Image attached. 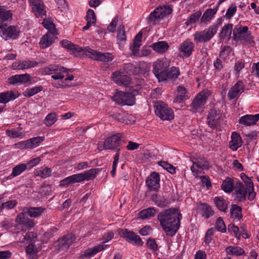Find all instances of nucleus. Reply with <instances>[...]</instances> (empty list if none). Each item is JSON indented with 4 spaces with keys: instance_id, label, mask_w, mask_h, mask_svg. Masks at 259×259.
<instances>
[{
    "instance_id": "obj_1",
    "label": "nucleus",
    "mask_w": 259,
    "mask_h": 259,
    "mask_svg": "<svg viewBox=\"0 0 259 259\" xmlns=\"http://www.w3.org/2000/svg\"><path fill=\"white\" fill-rule=\"evenodd\" d=\"M182 214L176 208H170L161 211L157 215V221L166 235L174 236L180 227Z\"/></svg>"
},
{
    "instance_id": "obj_2",
    "label": "nucleus",
    "mask_w": 259,
    "mask_h": 259,
    "mask_svg": "<svg viewBox=\"0 0 259 259\" xmlns=\"http://www.w3.org/2000/svg\"><path fill=\"white\" fill-rule=\"evenodd\" d=\"M98 172V169L92 168L82 173L74 174L69 176L60 182V186L67 187L71 184L81 183L94 179Z\"/></svg>"
},
{
    "instance_id": "obj_3",
    "label": "nucleus",
    "mask_w": 259,
    "mask_h": 259,
    "mask_svg": "<svg viewBox=\"0 0 259 259\" xmlns=\"http://www.w3.org/2000/svg\"><path fill=\"white\" fill-rule=\"evenodd\" d=\"M154 112L162 120H170L174 118V112L167 104L157 98L152 101Z\"/></svg>"
},
{
    "instance_id": "obj_4",
    "label": "nucleus",
    "mask_w": 259,
    "mask_h": 259,
    "mask_svg": "<svg viewBox=\"0 0 259 259\" xmlns=\"http://www.w3.org/2000/svg\"><path fill=\"white\" fill-rule=\"evenodd\" d=\"M233 35L236 41H242L247 44L254 43L253 37L248 32L247 26L236 25L233 29Z\"/></svg>"
},
{
    "instance_id": "obj_5",
    "label": "nucleus",
    "mask_w": 259,
    "mask_h": 259,
    "mask_svg": "<svg viewBox=\"0 0 259 259\" xmlns=\"http://www.w3.org/2000/svg\"><path fill=\"white\" fill-rule=\"evenodd\" d=\"M218 29V25H212L202 31H196L193 34L194 42L198 44L209 41L217 33Z\"/></svg>"
},
{
    "instance_id": "obj_6",
    "label": "nucleus",
    "mask_w": 259,
    "mask_h": 259,
    "mask_svg": "<svg viewBox=\"0 0 259 259\" xmlns=\"http://www.w3.org/2000/svg\"><path fill=\"white\" fill-rule=\"evenodd\" d=\"M234 190L236 197L239 201H245L247 194H248V199L250 201L253 200L255 196V192L254 191V189L249 190L240 181H237L235 183Z\"/></svg>"
},
{
    "instance_id": "obj_7",
    "label": "nucleus",
    "mask_w": 259,
    "mask_h": 259,
    "mask_svg": "<svg viewBox=\"0 0 259 259\" xmlns=\"http://www.w3.org/2000/svg\"><path fill=\"white\" fill-rule=\"evenodd\" d=\"M170 65V61L166 58L157 60L153 65V72L159 81L165 80V73Z\"/></svg>"
},
{
    "instance_id": "obj_8",
    "label": "nucleus",
    "mask_w": 259,
    "mask_h": 259,
    "mask_svg": "<svg viewBox=\"0 0 259 259\" xmlns=\"http://www.w3.org/2000/svg\"><path fill=\"white\" fill-rule=\"evenodd\" d=\"M123 138L122 133H117L108 137L104 142H100L97 145L99 151L103 150H112L117 147L119 145V141Z\"/></svg>"
},
{
    "instance_id": "obj_9",
    "label": "nucleus",
    "mask_w": 259,
    "mask_h": 259,
    "mask_svg": "<svg viewBox=\"0 0 259 259\" xmlns=\"http://www.w3.org/2000/svg\"><path fill=\"white\" fill-rule=\"evenodd\" d=\"M171 12L172 9L168 6L158 7L151 13L149 17L148 21L150 24L154 25L156 21L168 16Z\"/></svg>"
},
{
    "instance_id": "obj_10",
    "label": "nucleus",
    "mask_w": 259,
    "mask_h": 259,
    "mask_svg": "<svg viewBox=\"0 0 259 259\" xmlns=\"http://www.w3.org/2000/svg\"><path fill=\"white\" fill-rule=\"evenodd\" d=\"M68 69L59 65H50L42 69L44 74L52 75L54 79H62L64 75L63 73L67 72Z\"/></svg>"
},
{
    "instance_id": "obj_11",
    "label": "nucleus",
    "mask_w": 259,
    "mask_h": 259,
    "mask_svg": "<svg viewBox=\"0 0 259 259\" xmlns=\"http://www.w3.org/2000/svg\"><path fill=\"white\" fill-rule=\"evenodd\" d=\"M120 235L124 238L126 241L133 245L138 247L143 245V242L139 236L136 235L134 232L123 229L121 231Z\"/></svg>"
},
{
    "instance_id": "obj_12",
    "label": "nucleus",
    "mask_w": 259,
    "mask_h": 259,
    "mask_svg": "<svg viewBox=\"0 0 259 259\" xmlns=\"http://www.w3.org/2000/svg\"><path fill=\"white\" fill-rule=\"evenodd\" d=\"M45 140L44 137H36L16 144L17 148L20 149H34L38 147Z\"/></svg>"
},
{
    "instance_id": "obj_13",
    "label": "nucleus",
    "mask_w": 259,
    "mask_h": 259,
    "mask_svg": "<svg viewBox=\"0 0 259 259\" xmlns=\"http://www.w3.org/2000/svg\"><path fill=\"white\" fill-rule=\"evenodd\" d=\"M32 11L37 18L46 16V7L42 0H29Z\"/></svg>"
},
{
    "instance_id": "obj_14",
    "label": "nucleus",
    "mask_w": 259,
    "mask_h": 259,
    "mask_svg": "<svg viewBox=\"0 0 259 259\" xmlns=\"http://www.w3.org/2000/svg\"><path fill=\"white\" fill-rule=\"evenodd\" d=\"M112 80L116 84L125 87L128 85L131 82L130 77L124 74V72L121 70L116 71L112 73Z\"/></svg>"
},
{
    "instance_id": "obj_15",
    "label": "nucleus",
    "mask_w": 259,
    "mask_h": 259,
    "mask_svg": "<svg viewBox=\"0 0 259 259\" xmlns=\"http://www.w3.org/2000/svg\"><path fill=\"white\" fill-rule=\"evenodd\" d=\"M19 31L18 29L14 26H10L7 28L3 25L0 26V35L5 40L10 38H17L19 35Z\"/></svg>"
},
{
    "instance_id": "obj_16",
    "label": "nucleus",
    "mask_w": 259,
    "mask_h": 259,
    "mask_svg": "<svg viewBox=\"0 0 259 259\" xmlns=\"http://www.w3.org/2000/svg\"><path fill=\"white\" fill-rule=\"evenodd\" d=\"M208 163L203 158H199L195 159L193 162V165L191 167V170L194 175L198 177L201 173L203 169H208Z\"/></svg>"
},
{
    "instance_id": "obj_17",
    "label": "nucleus",
    "mask_w": 259,
    "mask_h": 259,
    "mask_svg": "<svg viewBox=\"0 0 259 259\" xmlns=\"http://www.w3.org/2000/svg\"><path fill=\"white\" fill-rule=\"evenodd\" d=\"M160 176L156 172H153L146 180V183L150 190L157 191L160 188Z\"/></svg>"
},
{
    "instance_id": "obj_18",
    "label": "nucleus",
    "mask_w": 259,
    "mask_h": 259,
    "mask_svg": "<svg viewBox=\"0 0 259 259\" xmlns=\"http://www.w3.org/2000/svg\"><path fill=\"white\" fill-rule=\"evenodd\" d=\"M194 44L190 39H187L183 41L179 48L180 53L184 57H190L194 51Z\"/></svg>"
},
{
    "instance_id": "obj_19",
    "label": "nucleus",
    "mask_w": 259,
    "mask_h": 259,
    "mask_svg": "<svg viewBox=\"0 0 259 259\" xmlns=\"http://www.w3.org/2000/svg\"><path fill=\"white\" fill-rule=\"evenodd\" d=\"M38 63L33 60H23L15 62L12 64L13 69L24 70L34 68L37 66Z\"/></svg>"
},
{
    "instance_id": "obj_20",
    "label": "nucleus",
    "mask_w": 259,
    "mask_h": 259,
    "mask_svg": "<svg viewBox=\"0 0 259 259\" xmlns=\"http://www.w3.org/2000/svg\"><path fill=\"white\" fill-rule=\"evenodd\" d=\"M243 141L240 134L233 132L231 134V140L229 143V148L233 151H237L242 145Z\"/></svg>"
},
{
    "instance_id": "obj_21",
    "label": "nucleus",
    "mask_w": 259,
    "mask_h": 259,
    "mask_svg": "<svg viewBox=\"0 0 259 259\" xmlns=\"http://www.w3.org/2000/svg\"><path fill=\"white\" fill-rule=\"evenodd\" d=\"M31 80L29 74H16L10 77L8 79L10 84H23Z\"/></svg>"
},
{
    "instance_id": "obj_22",
    "label": "nucleus",
    "mask_w": 259,
    "mask_h": 259,
    "mask_svg": "<svg viewBox=\"0 0 259 259\" xmlns=\"http://www.w3.org/2000/svg\"><path fill=\"white\" fill-rule=\"evenodd\" d=\"M259 120V114L255 115H245L241 116L239 120V123L245 126H251L256 124Z\"/></svg>"
},
{
    "instance_id": "obj_23",
    "label": "nucleus",
    "mask_w": 259,
    "mask_h": 259,
    "mask_svg": "<svg viewBox=\"0 0 259 259\" xmlns=\"http://www.w3.org/2000/svg\"><path fill=\"white\" fill-rule=\"evenodd\" d=\"M150 47L154 51L159 54L165 53L169 48V45L165 41H159L153 43Z\"/></svg>"
},
{
    "instance_id": "obj_24",
    "label": "nucleus",
    "mask_w": 259,
    "mask_h": 259,
    "mask_svg": "<svg viewBox=\"0 0 259 259\" xmlns=\"http://www.w3.org/2000/svg\"><path fill=\"white\" fill-rule=\"evenodd\" d=\"M244 86L242 81H238L229 90L228 97L239 96L244 91Z\"/></svg>"
},
{
    "instance_id": "obj_25",
    "label": "nucleus",
    "mask_w": 259,
    "mask_h": 259,
    "mask_svg": "<svg viewBox=\"0 0 259 259\" xmlns=\"http://www.w3.org/2000/svg\"><path fill=\"white\" fill-rule=\"evenodd\" d=\"M61 45L63 48L67 49L70 51L74 56L78 57L79 53L82 51V48L77 45H75L71 43L67 40H63L61 41Z\"/></svg>"
},
{
    "instance_id": "obj_26",
    "label": "nucleus",
    "mask_w": 259,
    "mask_h": 259,
    "mask_svg": "<svg viewBox=\"0 0 259 259\" xmlns=\"http://www.w3.org/2000/svg\"><path fill=\"white\" fill-rule=\"evenodd\" d=\"M61 45L63 48L67 49L70 51L74 56L78 57L79 53L82 51V48L77 45H75L71 43L67 40H63L61 41Z\"/></svg>"
},
{
    "instance_id": "obj_27",
    "label": "nucleus",
    "mask_w": 259,
    "mask_h": 259,
    "mask_svg": "<svg viewBox=\"0 0 259 259\" xmlns=\"http://www.w3.org/2000/svg\"><path fill=\"white\" fill-rule=\"evenodd\" d=\"M220 115L215 109H211L207 117V123L211 127H215L219 124Z\"/></svg>"
},
{
    "instance_id": "obj_28",
    "label": "nucleus",
    "mask_w": 259,
    "mask_h": 259,
    "mask_svg": "<svg viewBox=\"0 0 259 259\" xmlns=\"http://www.w3.org/2000/svg\"><path fill=\"white\" fill-rule=\"evenodd\" d=\"M56 38L55 33H47L41 38L39 44L42 48H47L53 44Z\"/></svg>"
},
{
    "instance_id": "obj_29",
    "label": "nucleus",
    "mask_w": 259,
    "mask_h": 259,
    "mask_svg": "<svg viewBox=\"0 0 259 259\" xmlns=\"http://www.w3.org/2000/svg\"><path fill=\"white\" fill-rule=\"evenodd\" d=\"M75 237L72 234H68L63 238L58 240V245L60 248L65 249L67 248L74 241Z\"/></svg>"
},
{
    "instance_id": "obj_30",
    "label": "nucleus",
    "mask_w": 259,
    "mask_h": 259,
    "mask_svg": "<svg viewBox=\"0 0 259 259\" xmlns=\"http://www.w3.org/2000/svg\"><path fill=\"white\" fill-rule=\"evenodd\" d=\"M235 187V183L233 179L230 177H227L223 181L221 185V189L226 193H230L234 190Z\"/></svg>"
},
{
    "instance_id": "obj_31",
    "label": "nucleus",
    "mask_w": 259,
    "mask_h": 259,
    "mask_svg": "<svg viewBox=\"0 0 259 259\" xmlns=\"http://www.w3.org/2000/svg\"><path fill=\"white\" fill-rule=\"evenodd\" d=\"M46 210L42 207H24V211L27 215L31 218H37L40 216Z\"/></svg>"
},
{
    "instance_id": "obj_32",
    "label": "nucleus",
    "mask_w": 259,
    "mask_h": 259,
    "mask_svg": "<svg viewBox=\"0 0 259 259\" xmlns=\"http://www.w3.org/2000/svg\"><path fill=\"white\" fill-rule=\"evenodd\" d=\"M205 103L206 98H194L191 107L192 108L193 112H202Z\"/></svg>"
},
{
    "instance_id": "obj_33",
    "label": "nucleus",
    "mask_w": 259,
    "mask_h": 259,
    "mask_svg": "<svg viewBox=\"0 0 259 259\" xmlns=\"http://www.w3.org/2000/svg\"><path fill=\"white\" fill-rule=\"evenodd\" d=\"M100 53V52L91 49L89 47H87L84 49H82V51L79 53L80 54L78 57L88 56L92 59L98 61Z\"/></svg>"
},
{
    "instance_id": "obj_34",
    "label": "nucleus",
    "mask_w": 259,
    "mask_h": 259,
    "mask_svg": "<svg viewBox=\"0 0 259 259\" xmlns=\"http://www.w3.org/2000/svg\"><path fill=\"white\" fill-rule=\"evenodd\" d=\"M219 8V6L216 5L215 8L213 9H207L203 13L200 19L201 23H206L209 22L217 13Z\"/></svg>"
},
{
    "instance_id": "obj_35",
    "label": "nucleus",
    "mask_w": 259,
    "mask_h": 259,
    "mask_svg": "<svg viewBox=\"0 0 259 259\" xmlns=\"http://www.w3.org/2000/svg\"><path fill=\"white\" fill-rule=\"evenodd\" d=\"M198 209L201 211V213L205 219H208L214 214V211L211 207L206 203H200L198 205Z\"/></svg>"
},
{
    "instance_id": "obj_36",
    "label": "nucleus",
    "mask_w": 259,
    "mask_h": 259,
    "mask_svg": "<svg viewBox=\"0 0 259 259\" xmlns=\"http://www.w3.org/2000/svg\"><path fill=\"white\" fill-rule=\"evenodd\" d=\"M213 201L219 210L223 212L226 211L229 204V202L227 200L222 197L217 196L214 198Z\"/></svg>"
},
{
    "instance_id": "obj_37",
    "label": "nucleus",
    "mask_w": 259,
    "mask_h": 259,
    "mask_svg": "<svg viewBox=\"0 0 259 259\" xmlns=\"http://www.w3.org/2000/svg\"><path fill=\"white\" fill-rule=\"evenodd\" d=\"M231 218L235 222H239L242 219L241 207L237 205H233L231 208Z\"/></svg>"
},
{
    "instance_id": "obj_38",
    "label": "nucleus",
    "mask_w": 259,
    "mask_h": 259,
    "mask_svg": "<svg viewBox=\"0 0 259 259\" xmlns=\"http://www.w3.org/2000/svg\"><path fill=\"white\" fill-rule=\"evenodd\" d=\"M52 172L50 168L47 166H41L35 169L34 175L35 176L45 179L51 176Z\"/></svg>"
},
{
    "instance_id": "obj_39",
    "label": "nucleus",
    "mask_w": 259,
    "mask_h": 259,
    "mask_svg": "<svg viewBox=\"0 0 259 259\" xmlns=\"http://www.w3.org/2000/svg\"><path fill=\"white\" fill-rule=\"evenodd\" d=\"M117 43L120 47H122L126 39L124 26L123 25L119 26L117 30Z\"/></svg>"
},
{
    "instance_id": "obj_40",
    "label": "nucleus",
    "mask_w": 259,
    "mask_h": 259,
    "mask_svg": "<svg viewBox=\"0 0 259 259\" xmlns=\"http://www.w3.org/2000/svg\"><path fill=\"white\" fill-rule=\"evenodd\" d=\"M12 19V14L7 10L6 6H0V23L9 21Z\"/></svg>"
},
{
    "instance_id": "obj_41",
    "label": "nucleus",
    "mask_w": 259,
    "mask_h": 259,
    "mask_svg": "<svg viewBox=\"0 0 259 259\" xmlns=\"http://www.w3.org/2000/svg\"><path fill=\"white\" fill-rule=\"evenodd\" d=\"M156 213V209L154 207H149L141 210L139 213V217L141 219H149L153 217Z\"/></svg>"
},
{
    "instance_id": "obj_42",
    "label": "nucleus",
    "mask_w": 259,
    "mask_h": 259,
    "mask_svg": "<svg viewBox=\"0 0 259 259\" xmlns=\"http://www.w3.org/2000/svg\"><path fill=\"white\" fill-rule=\"evenodd\" d=\"M225 250L228 254L232 255L240 256L245 253L244 250L237 246H228Z\"/></svg>"
},
{
    "instance_id": "obj_43",
    "label": "nucleus",
    "mask_w": 259,
    "mask_h": 259,
    "mask_svg": "<svg viewBox=\"0 0 259 259\" xmlns=\"http://www.w3.org/2000/svg\"><path fill=\"white\" fill-rule=\"evenodd\" d=\"M26 169H27V165L25 163H21L16 165L13 168L12 172L9 176L10 179L21 175Z\"/></svg>"
},
{
    "instance_id": "obj_44",
    "label": "nucleus",
    "mask_w": 259,
    "mask_h": 259,
    "mask_svg": "<svg viewBox=\"0 0 259 259\" xmlns=\"http://www.w3.org/2000/svg\"><path fill=\"white\" fill-rule=\"evenodd\" d=\"M116 104L123 106L125 105L132 106L136 103L135 98H111Z\"/></svg>"
},
{
    "instance_id": "obj_45",
    "label": "nucleus",
    "mask_w": 259,
    "mask_h": 259,
    "mask_svg": "<svg viewBox=\"0 0 259 259\" xmlns=\"http://www.w3.org/2000/svg\"><path fill=\"white\" fill-rule=\"evenodd\" d=\"M108 245L100 244L94 247L88 249L83 254L84 257H89L93 256L98 252L104 250Z\"/></svg>"
},
{
    "instance_id": "obj_46",
    "label": "nucleus",
    "mask_w": 259,
    "mask_h": 259,
    "mask_svg": "<svg viewBox=\"0 0 259 259\" xmlns=\"http://www.w3.org/2000/svg\"><path fill=\"white\" fill-rule=\"evenodd\" d=\"M138 95H139V92L136 89L127 92L117 90L116 94L112 97H135Z\"/></svg>"
},
{
    "instance_id": "obj_47",
    "label": "nucleus",
    "mask_w": 259,
    "mask_h": 259,
    "mask_svg": "<svg viewBox=\"0 0 259 259\" xmlns=\"http://www.w3.org/2000/svg\"><path fill=\"white\" fill-rule=\"evenodd\" d=\"M180 75L179 69L178 67L172 66L170 68L169 71H166L165 73V80L167 79H175Z\"/></svg>"
},
{
    "instance_id": "obj_48",
    "label": "nucleus",
    "mask_w": 259,
    "mask_h": 259,
    "mask_svg": "<svg viewBox=\"0 0 259 259\" xmlns=\"http://www.w3.org/2000/svg\"><path fill=\"white\" fill-rule=\"evenodd\" d=\"M233 24H229L224 26L221 32L220 33V37L221 39L226 37H229L232 33Z\"/></svg>"
},
{
    "instance_id": "obj_49",
    "label": "nucleus",
    "mask_w": 259,
    "mask_h": 259,
    "mask_svg": "<svg viewBox=\"0 0 259 259\" xmlns=\"http://www.w3.org/2000/svg\"><path fill=\"white\" fill-rule=\"evenodd\" d=\"M57 120V115L55 112H51L48 114L44 120V123L47 126L54 124Z\"/></svg>"
},
{
    "instance_id": "obj_50",
    "label": "nucleus",
    "mask_w": 259,
    "mask_h": 259,
    "mask_svg": "<svg viewBox=\"0 0 259 259\" xmlns=\"http://www.w3.org/2000/svg\"><path fill=\"white\" fill-rule=\"evenodd\" d=\"M201 15V12L200 11L193 13L187 19L185 24L187 25H189L195 23L199 20Z\"/></svg>"
},
{
    "instance_id": "obj_51",
    "label": "nucleus",
    "mask_w": 259,
    "mask_h": 259,
    "mask_svg": "<svg viewBox=\"0 0 259 259\" xmlns=\"http://www.w3.org/2000/svg\"><path fill=\"white\" fill-rule=\"evenodd\" d=\"M152 199L155 201V204L160 207H164L168 204L166 199L162 196H157V195H153Z\"/></svg>"
},
{
    "instance_id": "obj_52",
    "label": "nucleus",
    "mask_w": 259,
    "mask_h": 259,
    "mask_svg": "<svg viewBox=\"0 0 259 259\" xmlns=\"http://www.w3.org/2000/svg\"><path fill=\"white\" fill-rule=\"evenodd\" d=\"M43 26L48 30V33H55L56 34V30L54 23L53 22L49 19H44L42 22Z\"/></svg>"
},
{
    "instance_id": "obj_53",
    "label": "nucleus",
    "mask_w": 259,
    "mask_h": 259,
    "mask_svg": "<svg viewBox=\"0 0 259 259\" xmlns=\"http://www.w3.org/2000/svg\"><path fill=\"white\" fill-rule=\"evenodd\" d=\"M214 228H211L206 231L204 238V242L206 245L209 246L212 241V237L213 236Z\"/></svg>"
},
{
    "instance_id": "obj_54",
    "label": "nucleus",
    "mask_w": 259,
    "mask_h": 259,
    "mask_svg": "<svg viewBox=\"0 0 259 259\" xmlns=\"http://www.w3.org/2000/svg\"><path fill=\"white\" fill-rule=\"evenodd\" d=\"M241 180L244 182V185L246 186L249 190L254 189L253 184L250 178L247 176L244 173L240 175Z\"/></svg>"
},
{
    "instance_id": "obj_55",
    "label": "nucleus",
    "mask_w": 259,
    "mask_h": 259,
    "mask_svg": "<svg viewBox=\"0 0 259 259\" xmlns=\"http://www.w3.org/2000/svg\"><path fill=\"white\" fill-rule=\"evenodd\" d=\"M215 230L217 229L218 231L222 233H225L226 231V227L225 223L221 217H219L215 223Z\"/></svg>"
},
{
    "instance_id": "obj_56",
    "label": "nucleus",
    "mask_w": 259,
    "mask_h": 259,
    "mask_svg": "<svg viewBox=\"0 0 259 259\" xmlns=\"http://www.w3.org/2000/svg\"><path fill=\"white\" fill-rule=\"evenodd\" d=\"M42 89V87L40 86L35 87L31 89H27L24 92L23 95L25 96L31 97L41 91Z\"/></svg>"
},
{
    "instance_id": "obj_57",
    "label": "nucleus",
    "mask_w": 259,
    "mask_h": 259,
    "mask_svg": "<svg viewBox=\"0 0 259 259\" xmlns=\"http://www.w3.org/2000/svg\"><path fill=\"white\" fill-rule=\"evenodd\" d=\"M98 61H102L108 62L112 61L113 56L110 53H101L100 52Z\"/></svg>"
},
{
    "instance_id": "obj_58",
    "label": "nucleus",
    "mask_w": 259,
    "mask_h": 259,
    "mask_svg": "<svg viewBox=\"0 0 259 259\" xmlns=\"http://www.w3.org/2000/svg\"><path fill=\"white\" fill-rule=\"evenodd\" d=\"M158 164L169 173L171 174L176 173V168L168 162L164 161H161L158 162Z\"/></svg>"
},
{
    "instance_id": "obj_59",
    "label": "nucleus",
    "mask_w": 259,
    "mask_h": 259,
    "mask_svg": "<svg viewBox=\"0 0 259 259\" xmlns=\"http://www.w3.org/2000/svg\"><path fill=\"white\" fill-rule=\"evenodd\" d=\"M6 132L7 136L13 138H22L24 136V134L23 133L15 130H7Z\"/></svg>"
},
{
    "instance_id": "obj_60",
    "label": "nucleus",
    "mask_w": 259,
    "mask_h": 259,
    "mask_svg": "<svg viewBox=\"0 0 259 259\" xmlns=\"http://www.w3.org/2000/svg\"><path fill=\"white\" fill-rule=\"evenodd\" d=\"M17 204V201L15 200H11L6 201L5 203H2V209L5 208L6 209L9 210L14 208Z\"/></svg>"
},
{
    "instance_id": "obj_61",
    "label": "nucleus",
    "mask_w": 259,
    "mask_h": 259,
    "mask_svg": "<svg viewBox=\"0 0 259 259\" xmlns=\"http://www.w3.org/2000/svg\"><path fill=\"white\" fill-rule=\"evenodd\" d=\"M237 7L235 4L231 5L227 9L225 17L228 19H230L236 13Z\"/></svg>"
},
{
    "instance_id": "obj_62",
    "label": "nucleus",
    "mask_w": 259,
    "mask_h": 259,
    "mask_svg": "<svg viewBox=\"0 0 259 259\" xmlns=\"http://www.w3.org/2000/svg\"><path fill=\"white\" fill-rule=\"evenodd\" d=\"M26 215H27V214L26 212H24L23 208L22 212L17 216L15 219L16 222L19 224L24 225L28 219V218L26 217Z\"/></svg>"
},
{
    "instance_id": "obj_63",
    "label": "nucleus",
    "mask_w": 259,
    "mask_h": 259,
    "mask_svg": "<svg viewBox=\"0 0 259 259\" xmlns=\"http://www.w3.org/2000/svg\"><path fill=\"white\" fill-rule=\"evenodd\" d=\"M26 251L29 257L33 258L36 255V247L31 243L26 247Z\"/></svg>"
},
{
    "instance_id": "obj_64",
    "label": "nucleus",
    "mask_w": 259,
    "mask_h": 259,
    "mask_svg": "<svg viewBox=\"0 0 259 259\" xmlns=\"http://www.w3.org/2000/svg\"><path fill=\"white\" fill-rule=\"evenodd\" d=\"M87 21H89L92 23H95L96 22V17L94 11L92 9H89L87 11L86 15Z\"/></svg>"
}]
</instances>
